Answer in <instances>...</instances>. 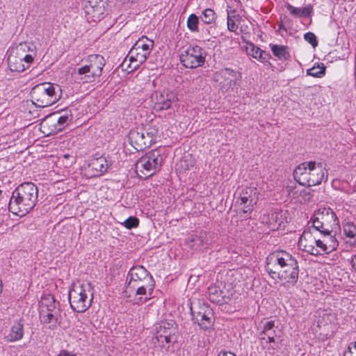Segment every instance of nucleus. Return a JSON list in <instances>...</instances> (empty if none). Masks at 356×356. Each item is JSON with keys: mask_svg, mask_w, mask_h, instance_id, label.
<instances>
[{"mask_svg": "<svg viewBox=\"0 0 356 356\" xmlns=\"http://www.w3.org/2000/svg\"><path fill=\"white\" fill-rule=\"evenodd\" d=\"M265 263L266 270L272 279L284 281L288 286L297 283L299 265L291 253L284 250L274 251L267 256Z\"/></svg>", "mask_w": 356, "mask_h": 356, "instance_id": "nucleus-1", "label": "nucleus"}, {"mask_svg": "<svg viewBox=\"0 0 356 356\" xmlns=\"http://www.w3.org/2000/svg\"><path fill=\"white\" fill-rule=\"evenodd\" d=\"M38 197V189L32 182L19 185L12 193L8 204L10 212L23 217L35 207Z\"/></svg>", "mask_w": 356, "mask_h": 356, "instance_id": "nucleus-2", "label": "nucleus"}, {"mask_svg": "<svg viewBox=\"0 0 356 356\" xmlns=\"http://www.w3.org/2000/svg\"><path fill=\"white\" fill-rule=\"evenodd\" d=\"M126 283L127 288L136 289V296H141L136 301L138 304L150 299L155 286L152 276L143 266H136L130 268Z\"/></svg>", "mask_w": 356, "mask_h": 356, "instance_id": "nucleus-3", "label": "nucleus"}, {"mask_svg": "<svg viewBox=\"0 0 356 356\" xmlns=\"http://www.w3.org/2000/svg\"><path fill=\"white\" fill-rule=\"evenodd\" d=\"M37 55L36 46L32 42L19 43L13 49L7 58L9 68L13 72H22L29 69Z\"/></svg>", "mask_w": 356, "mask_h": 356, "instance_id": "nucleus-4", "label": "nucleus"}, {"mask_svg": "<svg viewBox=\"0 0 356 356\" xmlns=\"http://www.w3.org/2000/svg\"><path fill=\"white\" fill-rule=\"evenodd\" d=\"M105 64V59L102 56L90 55L86 63L78 66L74 70L72 76L79 83H92L102 76Z\"/></svg>", "mask_w": 356, "mask_h": 356, "instance_id": "nucleus-5", "label": "nucleus"}, {"mask_svg": "<svg viewBox=\"0 0 356 356\" xmlns=\"http://www.w3.org/2000/svg\"><path fill=\"white\" fill-rule=\"evenodd\" d=\"M62 97L59 85L42 83L35 86L31 90V101L37 107L44 108L56 104Z\"/></svg>", "mask_w": 356, "mask_h": 356, "instance_id": "nucleus-6", "label": "nucleus"}, {"mask_svg": "<svg viewBox=\"0 0 356 356\" xmlns=\"http://www.w3.org/2000/svg\"><path fill=\"white\" fill-rule=\"evenodd\" d=\"M68 298L74 311L79 313L86 312L90 307L93 298L90 284H74L69 291Z\"/></svg>", "mask_w": 356, "mask_h": 356, "instance_id": "nucleus-7", "label": "nucleus"}, {"mask_svg": "<svg viewBox=\"0 0 356 356\" xmlns=\"http://www.w3.org/2000/svg\"><path fill=\"white\" fill-rule=\"evenodd\" d=\"M309 224H312L315 232L328 233L339 226V221L332 209L324 207L315 211Z\"/></svg>", "mask_w": 356, "mask_h": 356, "instance_id": "nucleus-8", "label": "nucleus"}, {"mask_svg": "<svg viewBox=\"0 0 356 356\" xmlns=\"http://www.w3.org/2000/svg\"><path fill=\"white\" fill-rule=\"evenodd\" d=\"M71 120L72 115L67 111L63 114L54 112L42 120L40 129L47 136L54 135L63 130Z\"/></svg>", "mask_w": 356, "mask_h": 356, "instance_id": "nucleus-9", "label": "nucleus"}, {"mask_svg": "<svg viewBox=\"0 0 356 356\" xmlns=\"http://www.w3.org/2000/svg\"><path fill=\"white\" fill-rule=\"evenodd\" d=\"M206 56L205 50L201 47L190 45L181 53L179 60L186 68H196L204 64Z\"/></svg>", "mask_w": 356, "mask_h": 356, "instance_id": "nucleus-10", "label": "nucleus"}, {"mask_svg": "<svg viewBox=\"0 0 356 356\" xmlns=\"http://www.w3.org/2000/svg\"><path fill=\"white\" fill-rule=\"evenodd\" d=\"M161 157L157 151H152L140 157L136 163V170L140 177L152 175L161 166Z\"/></svg>", "mask_w": 356, "mask_h": 356, "instance_id": "nucleus-11", "label": "nucleus"}, {"mask_svg": "<svg viewBox=\"0 0 356 356\" xmlns=\"http://www.w3.org/2000/svg\"><path fill=\"white\" fill-rule=\"evenodd\" d=\"M214 79L219 82L222 87L234 89L238 86L241 74L238 71L226 67L216 72Z\"/></svg>", "mask_w": 356, "mask_h": 356, "instance_id": "nucleus-12", "label": "nucleus"}, {"mask_svg": "<svg viewBox=\"0 0 356 356\" xmlns=\"http://www.w3.org/2000/svg\"><path fill=\"white\" fill-rule=\"evenodd\" d=\"M149 56V54L146 51H143L134 44L122 65L123 67H126V70L132 72L145 63Z\"/></svg>", "mask_w": 356, "mask_h": 356, "instance_id": "nucleus-13", "label": "nucleus"}, {"mask_svg": "<svg viewBox=\"0 0 356 356\" xmlns=\"http://www.w3.org/2000/svg\"><path fill=\"white\" fill-rule=\"evenodd\" d=\"M106 0H86L84 10L88 20H101L106 10Z\"/></svg>", "mask_w": 356, "mask_h": 356, "instance_id": "nucleus-14", "label": "nucleus"}, {"mask_svg": "<svg viewBox=\"0 0 356 356\" xmlns=\"http://www.w3.org/2000/svg\"><path fill=\"white\" fill-rule=\"evenodd\" d=\"M174 101V95L164 91H155L150 96V106L156 111L169 109Z\"/></svg>", "mask_w": 356, "mask_h": 356, "instance_id": "nucleus-15", "label": "nucleus"}, {"mask_svg": "<svg viewBox=\"0 0 356 356\" xmlns=\"http://www.w3.org/2000/svg\"><path fill=\"white\" fill-rule=\"evenodd\" d=\"M314 231L311 228L305 229L299 238L298 248L300 250L313 256H318V252L314 248V243H316V234Z\"/></svg>", "mask_w": 356, "mask_h": 356, "instance_id": "nucleus-16", "label": "nucleus"}, {"mask_svg": "<svg viewBox=\"0 0 356 356\" xmlns=\"http://www.w3.org/2000/svg\"><path fill=\"white\" fill-rule=\"evenodd\" d=\"M259 199L257 189L254 187H248L242 190L240 195V204L243 205V212L244 213H250L254 205H255Z\"/></svg>", "mask_w": 356, "mask_h": 356, "instance_id": "nucleus-17", "label": "nucleus"}, {"mask_svg": "<svg viewBox=\"0 0 356 356\" xmlns=\"http://www.w3.org/2000/svg\"><path fill=\"white\" fill-rule=\"evenodd\" d=\"M191 315L194 322L197 323L200 327L204 330L209 329L213 325V313L208 307L200 308L196 313L191 309Z\"/></svg>", "mask_w": 356, "mask_h": 356, "instance_id": "nucleus-18", "label": "nucleus"}, {"mask_svg": "<svg viewBox=\"0 0 356 356\" xmlns=\"http://www.w3.org/2000/svg\"><path fill=\"white\" fill-rule=\"evenodd\" d=\"M311 165H312V161L304 162L295 168L293 177L300 185L307 186L309 185Z\"/></svg>", "mask_w": 356, "mask_h": 356, "instance_id": "nucleus-19", "label": "nucleus"}, {"mask_svg": "<svg viewBox=\"0 0 356 356\" xmlns=\"http://www.w3.org/2000/svg\"><path fill=\"white\" fill-rule=\"evenodd\" d=\"M129 139L136 149H143L149 146V142L146 140L145 128L139 127L131 130Z\"/></svg>", "mask_w": 356, "mask_h": 356, "instance_id": "nucleus-20", "label": "nucleus"}, {"mask_svg": "<svg viewBox=\"0 0 356 356\" xmlns=\"http://www.w3.org/2000/svg\"><path fill=\"white\" fill-rule=\"evenodd\" d=\"M311 166L309 185H308V186H316L321 184L323 180H327V170L321 163H316L312 161Z\"/></svg>", "mask_w": 356, "mask_h": 356, "instance_id": "nucleus-21", "label": "nucleus"}, {"mask_svg": "<svg viewBox=\"0 0 356 356\" xmlns=\"http://www.w3.org/2000/svg\"><path fill=\"white\" fill-rule=\"evenodd\" d=\"M277 332V327L275 325V321H268L264 324L262 331L259 334V339L261 341H266V343H275Z\"/></svg>", "mask_w": 356, "mask_h": 356, "instance_id": "nucleus-22", "label": "nucleus"}, {"mask_svg": "<svg viewBox=\"0 0 356 356\" xmlns=\"http://www.w3.org/2000/svg\"><path fill=\"white\" fill-rule=\"evenodd\" d=\"M344 242L350 248L356 245V225L353 222L346 221L343 223Z\"/></svg>", "mask_w": 356, "mask_h": 356, "instance_id": "nucleus-23", "label": "nucleus"}, {"mask_svg": "<svg viewBox=\"0 0 356 356\" xmlns=\"http://www.w3.org/2000/svg\"><path fill=\"white\" fill-rule=\"evenodd\" d=\"M58 310L45 311L42 309L40 311V319L41 323L46 325L49 329L54 330L58 325Z\"/></svg>", "mask_w": 356, "mask_h": 356, "instance_id": "nucleus-24", "label": "nucleus"}, {"mask_svg": "<svg viewBox=\"0 0 356 356\" xmlns=\"http://www.w3.org/2000/svg\"><path fill=\"white\" fill-rule=\"evenodd\" d=\"M209 243L210 242L207 238V233L204 231H201L198 234L191 236L188 241V245L195 250L207 247Z\"/></svg>", "mask_w": 356, "mask_h": 356, "instance_id": "nucleus-25", "label": "nucleus"}, {"mask_svg": "<svg viewBox=\"0 0 356 356\" xmlns=\"http://www.w3.org/2000/svg\"><path fill=\"white\" fill-rule=\"evenodd\" d=\"M245 51L248 55L261 62H266L270 58V54L268 53L261 50L252 42L246 43Z\"/></svg>", "mask_w": 356, "mask_h": 356, "instance_id": "nucleus-26", "label": "nucleus"}, {"mask_svg": "<svg viewBox=\"0 0 356 356\" xmlns=\"http://www.w3.org/2000/svg\"><path fill=\"white\" fill-rule=\"evenodd\" d=\"M89 167L95 171L94 175L99 176L105 173L108 168V161L104 157L93 159L89 164Z\"/></svg>", "mask_w": 356, "mask_h": 356, "instance_id": "nucleus-27", "label": "nucleus"}, {"mask_svg": "<svg viewBox=\"0 0 356 356\" xmlns=\"http://www.w3.org/2000/svg\"><path fill=\"white\" fill-rule=\"evenodd\" d=\"M23 335V325L20 323H15L11 327L10 333L5 337V339L7 341L14 342L22 339Z\"/></svg>", "mask_w": 356, "mask_h": 356, "instance_id": "nucleus-28", "label": "nucleus"}, {"mask_svg": "<svg viewBox=\"0 0 356 356\" xmlns=\"http://www.w3.org/2000/svg\"><path fill=\"white\" fill-rule=\"evenodd\" d=\"M321 234L323 236L324 244L326 245L324 247V250L327 251V254L334 251L339 245L338 240L335 236L332 234V232Z\"/></svg>", "mask_w": 356, "mask_h": 356, "instance_id": "nucleus-29", "label": "nucleus"}, {"mask_svg": "<svg viewBox=\"0 0 356 356\" xmlns=\"http://www.w3.org/2000/svg\"><path fill=\"white\" fill-rule=\"evenodd\" d=\"M227 29L230 32L235 33L238 29V25L236 22H238L240 19L241 16L238 14H236V11L235 9L232 10H227Z\"/></svg>", "mask_w": 356, "mask_h": 356, "instance_id": "nucleus-30", "label": "nucleus"}, {"mask_svg": "<svg viewBox=\"0 0 356 356\" xmlns=\"http://www.w3.org/2000/svg\"><path fill=\"white\" fill-rule=\"evenodd\" d=\"M58 303L56 302L54 297L51 294L44 295L40 301V310L44 309L45 311H56Z\"/></svg>", "mask_w": 356, "mask_h": 356, "instance_id": "nucleus-31", "label": "nucleus"}, {"mask_svg": "<svg viewBox=\"0 0 356 356\" xmlns=\"http://www.w3.org/2000/svg\"><path fill=\"white\" fill-rule=\"evenodd\" d=\"M273 55L281 60H286L290 57L289 48L286 46L270 44Z\"/></svg>", "mask_w": 356, "mask_h": 356, "instance_id": "nucleus-32", "label": "nucleus"}, {"mask_svg": "<svg viewBox=\"0 0 356 356\" xmlns=\"http://www.w3.org/2000/svg\"><path fill=\"white\" fill-rule=\"evenodd\" d=\"M264 221L270 229H278L282 223V215L278 212H271L268 215L266 220L264 219Z\"/></svg>", "mask_w": 356, "mask_h": 356, "instance_id": "nucleus-33", "label": "nucleus"}, {"mask_svg": "<svg viewBox=\"0 0 356 356\" xmlns=\"http://www.w3.org/2000/svg\"><path fill=\"white\" fill-rule=\"evenodd\" d=\"M209 300L217 304H222V290L218 286H211L208 289Z\"/></svg>", "mask_w": 356, "mask_h": 356, "instance_id": "nucleus-34", "label": "nucleus"}, {"mask_svg": "<svg viewBox=\"0 0 356 356\" xmlns=\"http://www.w3.org/2000/svg\"><path fill=\"white\" fill-rule=\"evenodd\" d=\"M136 47L140 49L147 54H150L154 47V42L148 39L147 37H143L135 42Z\"/></svg>", "mask_w": 356, "mask_h": 356, "instance_id": "nucleus-35", "label": "nucleus"}, {"mask_svg": "<svg viewBox=\"0 0 356 356\" xmlns=\"http://www.w3.org/2000/svg\"><path fill=\"white\" fill-rule=\"evenodd\" d=\"M306 74L307 76L321 78L325 74V67L323 63L314 65L312 67L307 70Z\"/></svg>", "mask_w": 356, "mask_h": 356, "instance_id": "nucleus-36", "label": "nucleus"}, {"mask_svg": "<svg viewBox=\"0 0 356 356\" xmlns=\"http://www.w3.org/2000/svg\"><path fill=\"white\" fill-rule=\"evenodd\" d=\"M216 13L211 8H206L200 16L201 20L206 24H211L215 22L216 19Z\"/></svg>", "mask_w": 356, "mask_h": 356, "instance_id": "nucleus-37", "label": "nucleus"}, {"mask_svg": "<svg viewBox=\"0 0 356 356\" xmlns=\"http://www.w3.org/2000/svg\"><path fill=\"white\" fill-rule=\"evenodd\" d=\"M157 332H162L161 335L174 337L175 334V328L173 327V323H162L157 327Z\"/></svg>", "mask_w": 356, "mask_h": 356, "instance_id": "nucleus-38", "label": "nucleus"}, {"mask_svg": "<svg viewBox=\"0 0 356 356\" xmlns=\"http://www.w3.org/2000/svg\"><path fill=\"white\" fill-rule=\"evenodd\" d=\"M161 334L162 332H156V338L161 346L168 349L170 345L174 343L175 339L172 337L163 336Z\"/></svg>", "mask_w": 356, "mask_h": 356, "instance_id": "nucleus-39", "label": "nucleus"}, {"mask_svg": "<svg viewBox=\"0 0 356 356\" xmlns=\"http://www.w3.org/2000/svg\"><path fill=\"white\" fill-rule=\"evenodd\" d=\"M199 18L195 14H191L187 19V28L193 33L199 31Z\"/></svg>", "mask_w": 356, "mask_h": 356, "instance_id": "nucleus-40", "label": "nucleus"}, {"mask_svg": "<svg viewBox=\"0 0 356 356\" xmlns=\"http://www.w3.org/2000/svg\"><path fill=\"white\" fill-rule=\"evenodd\" d=\"M222 290V303L227 302L234 294V289L230 284L225 285Z\"/></svg>", "mask_w": 356, "mask_h": 356, "instance_id": "nucleus-41", "label": "nucleus"}, {"mask_svg": "<svg viewBox=\"0 0 356 356\" xmlns=\"http://www.w3.org/2000/svg\"><path fill=\"white\" fill-rule=\"evenodd\" d=\"M326 245L324 244V241L323 239V236L321 238H318L316 236V243H314V248H316L317 251L318 252V256L323 254H327V251L324 250V247Z\"/></svg>", "mask_w": 356, "mask_h": 356, "instance_id": "nucleus-42", "label": "nucleus"}, {"mask_svg": "<svg viewBox=\"0 0 356 356\" xmlns=\"http://www.w3.org/2000/svg\"><path fill=\"white\" fill-rule=\"evenodd\" d=\"M157 134H158V130L155 128L145 129L146 140L149 142V146L154 141Z\"/></svg>", "mask_w": 356, "mask_h": 356, "instance_id": "nucleus-43", "label": "nucleus"}, {"mask_svg": "<svg viewBox=\"0 0 356 356\" xmlns=\"http://www.w3.org/2000/svg\"><path fill=\"white\" fill-rule=\"evenodd\" d=\"M139 224V220L136 217H129L127 220H124L123 222V225L124 227L129 229H131L132 228L137 227Z\"/></svg>", "mask_w": 356, "mask_h": 356, "instance_id": "nucleus-44", "label": "nucleus"}, {"mask_svg": "<svg viewBox=\"0 0 356 356\" xmlns=\"http://www.w3.org/2000/svg\"><path fill=\"white\" fill-rule=\"evenodd\" d=\"M304 38L313 47H316L318 45L316 36L314 35V33L312 32H307L304 35Z\"/></svg>", "mask_w": 356, "mask_h": 356, "instance_id": "nucleus-45", "label": "nucleus"}, {"mask_svg": "<svg viewBox=\"0 0 356 356\" xmlns=\"http://www.w3.org/2000/svg\"><path fill=\"white\" fill-rule=\"evenodd\" d=\"M343 356H356V341L349 344L348 350L345 351Z\"/></svg>", "mask_w": 356, "mask_h": 356, "instance_id": "nucleus-46", "label": "nucleus"}, {"mask_svg": "<svg viewBox=\"0 0 356 356\" xmlns=\"http://www.w3.org/2000/svg\"><path fill=\"white\" fill-rule=\"evenodd\" d=\"M287 9L289 10L290 13L296 17H301V8H296L291 5H288Z\"/></svg>", "mask_w": 356, "mask_h": 356, "instance_id": "nucleus-47", "label": "nucleus"}, {"mask_svg": "<svg viewBox=\"0 0 356 356\" xmlns=\"http://www.w3.org/2000/svg\"><path fill=\"white\" fill-rule=\"evenodd\" d=\"M286 190H287V192H288V194L289 196L292 197H296V195L298 193V191H296V188H293V186H288L287 188H286Z\"/></svg>", "mask_w": 356, "mask_h": 356, "instance_id": "nucleus-48", "label": "nucleus"}, {"mask_svg": "<svg viewBox=\"0 0 356 356\" xmlns=\"http://www.w3.org/2000/svg\"><path fill=\"white\" fill-rule=\"evenodd\" d=\"M312 12V7L307 6L301 8V17H307L310 15Z\"/></svg>", "mask_w": 356, "mask_h": 356, "instance_id": "nucleus-49", "label": "nucleus"}, {"mask_svg": "<svg viewBox=\"0 0 356 356\" xmlns=\"http://www.w3.org/2000/svg\"><path fill=\"white\" fill-rule=\"evenodd\" d=\"M179 164H177V166L178 167ZM180 167L181 169L186 170L189 169V165L186 163V159H182L180 161ZM179 169L178 168H177Z\"/></svg>", "mask_w": 356, "mask_h": 356, "instance_id": "nucleus-50", "label": "nucleus"}, {"mask_svg": "<svg viewBox=\"0 0 356 356\" xmlns=\"http://www.w3.org/2000/svg\"><path fill=\"white\" fill-rule=\"evenodd\" d=\"M57 356H76V355L73 352L62 350Z\"/></svg>", "mask_w": 356, "mask_h": 356, "instance_id": "nucleus-51", "label": "nucleus"}, {"mask_svg": "<svg viewBox=\"0 0 356 356\" xmlns=\"http://www.w3.org/2000/svg\"><path fill=\"white\" fill-rule=\"evenodd\" d=\"M218 356H236V355L230 351L222 350L219 353Z\"/></svg>", "mask_w": 356, "mask_h": 356, "instance_id": "nucleus-52", "label": "nucleus"}, {"mask_svg": "<svg viewBox=\"0 0 356 356\" xmlns=\"http://www.w3.org/2000/svg\"><path fill=\"white\" fill-rule=\"evenodd\" d=\"M2 293V282L0 280V294Z\"/></svg>", "mask_w": 356, "mask_h": 356, "instance_id": "nucleus-53", "label": "nucleus"}, {"mask_svg": "<svg viewBox=\"0 0 356 356\" xmlns=\"http://www.w3.org/2000/svg\"><path fill=\"white\" fill-rule=\"evenodd\" d=\"M282 24H280V29H282Z\"/></svg>", "mask_w": 356, "mask_h": 356, "instance_id": "nucleus-54", "label": "nucleus"}, {"mask_svg": "<svg viewBox=\"0 0 356 356\" xmlns=\"http://www.w3.org/2000/svg\"><path fill=\"white\" fill-rule=\"evenodd\" d=\"M2 194V191L0 190V195Z\"/></svg>", "mask_w": 356, "mask_h": 356, "instance_id": "nucleus-55", "label": "nucleus"}]
</instances>
